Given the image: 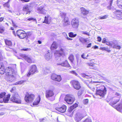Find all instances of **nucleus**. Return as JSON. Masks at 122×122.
I'll list each match as a JSON object with an SVG mask.
<instances>
[{"mask_svg": "<svg viewBox=\"0 0 122 122\" xmlns=\"http://www.w3.org/2000/svg\"><path fill=\"white\" fill-rule=\"evenodd\" d=\"M92 44L91 43L88 44L87 46V48H88L91 46Z\"/></svg>", "mask_w": 122, "mask_h": 122, "instance_id": "nucleus-61", "label": "nucleus"}, {"mask_svg": "<svg viewBox=\"0 0 122 122\" xmlns=\"http://www.w3.org/2000/svg\"><path fill=\"white\" fill-rule=\"evenodd\" d=\"M117 17L119 19H122V12L120 11H117L116 12Z\"/></svg>", "mask_w": 122, "mask_h": 122, "instance_id": "nucleus-25", "label": "nucleus"}, {"mask_svg": "<svg viewBox=\"0 0 122 122\" xmlns=\"http://www.w3.org/2000/svg\"><path fill=\"white\" fill-rule=\"evenodd\" d=\"M34 97V95L33 94L27 93L25 97V100L28 103L32 101Z\"/></svg>", "mask_w": 122, "mask_h": 122, "instance_id": "nucleus-9", "label": "nucleus"}, {"mask_svg": "<svg viewBox=\"0 0 122 122\" xmlns=\"http://www.w3.org/2000/svg\"><path fill=\"white\" fill-rule=\"evenodd\" d=\"M75 99L74 96L71 94L66 95L65 98V100L68 104H72L74 101Z\"/></svg>", "mask_w": 122, "mask_h": 122, "instance_id": "nucleus-3", "label": "nucleus"}, {"mask_svg": "<svg viewBox=\"0 0 122 122\" xmlns=\"http://www.w3.org/2000/svg\"><path fill=\"white\" fill-rule=\"evenodd\" d=\"M88 87L94 91V87H92V86L91 85V84H89L87 85Z\"/></svg>", "mask_w": 122, "mask_h": 122, "instance_id": "nucleus-49", "label": "nucleus"}, {"mask_svg": "<svg viewBox=\"0 0 122 122\" xmlns=\"http://www.w3.org/2000/svg\"><path fill=\"white\" fill-rule=\"evenodd\" d=\"M40 96L37 97L33 103V105H37L38 104L40 101Z\"/></svg>", "mask_w": 122, "mask_h": 122, "instance_id": "nucleus-24", "label": "nucleus"}, {"mask_svg": "<svg viewBox=\"0 0 122 122\" xmlns=\"http://www.w3.org/2000/svg\"><path fill=\"white\" fill-rule=\"evenodd\" d=\"M6 94V93L5 92H2L0 94V97L3 98L5 96Z\"/></svg>", "mask_w": 122, "mask_h": 122, "instance_id": "nucleus-40", "label": "nucleus"}, {"mask_svg": "<svg viewBox=\"0 0 122 122\" xmlns=\"http://www.w3.org/2000/svg\"><path fill=\"white\" fill-rule=\"evenodd\" d=\"M37 10L38 13L42 14L45 13V10L44 9V6H43L42 5L39 7L37 8Z\"/></svg>", "mask_w": 122, "mask_h": 122, "instance_id": "nucleus-21", "label": "nucleus"}, {"mask_svg": "<svg viewBox=\"0 0 122 122\" xmlns=\"http://www.w3.org/2000/svg\"><path fill=\"white\" fill-rule=\"evenodd\" d=\"M16 90V88L15 87H13L11 90L10 91V92H14Z\"/></svg>", "mask_w": 122, "mask_h": 122, "instance_id": "nucleus-53", "label": "nucleus"}, {"mask_svg": "<svg viewBox=\"0 0 122 122\" xmlns=\"http://www.w3.org/2000/svg\"><path fill=\"white\" fill-rule=\"evenodd\" d=\"M108 16L107 15H105L102 16H100L99 17V19H106Z\"/></svg>", "mask_w": 122, "mask_h": 122, "instance_id": "nucleus-39", "label": "nucleus"}, {"mask_svg": "<svg viewBox=\"0 0 122 122\" xmlns=\"http://www.w3.org/2000/svg\"><path fill=\"white\" fill-rule=\"evenodd\" d=\"M77 63L78 64H80L81 63V60L79 58L76 57Z\"/></svg>", "mask_w": 122, "mask_h": 122, "instance_id": "nucleus-43", "label": "nucleus"}, {"mask_svg": "<svg viewBox=\"0 0 122 122\" xmlns=\"http://www.w3.org/2000/svg\"><path fill=\"white\" fill-rule=\"evenodd\" d=\"M4 61L0 62V74H3L5 72L4 69Z\"/></svg>", "mask_w": 122, "mask_h": 122, "instance_id": "nucleus-16", "label": "nucleus"}, {"mask_svg": "<svg viewBox=\"0 0 122 122\" xmlns=\"http://www.w3.org/2000/svg\"><path fill=\"white\" fill-rule=\"evenodd\" d=\"M63 25L64 26H66L70 25V22L68 17H65L64 20L62 21Z\"/></svg>", "mask_w": 122, "mask_h": 122, "instance_id": "nucleus-18", "label": "nucleus"}, {"mask_svg": "<svg viewBox=\"0 0 122 122\" xmlns=\"http://www.w3.org/2000/svg\"><path fill=\"white\" fill-rule=\"evenodd\" d=\"M106 43L107 45L108 46H111V42H108L107 41Z\"/></svg>", "mask_w": 122, "mask_h": 122, "instance_id": "nucleus-60", "label": "nucleus"}, {"mask_svg": "<svg viewBox=\"0 0 122 122\" xmlns=\"http://www.w3.org/2000/svg\"><path fill=\"white\" fill-rule=\"evenodd\" d=\"M46 118H41L40 119V122H44L46 121Z\"/></svg>", "mask_w": 122, "mask_h": 122, "instance_id": "nucleus-44", "label": "nucleus"}, {"mask_svg": "<svg viewBox=\"0 0 122 122\" xmlns=\"http://www.w3.org/2000/svg\"><path fill=\"white\" fill-rule=\"evenodd\" d=\"M82 92L81 90H80L78 92L77 94L79 96H81L82 94Z\"/></svg>", "mask_w": 122, "mask_h": 122, "instance_id": "nucleus-51", "label": "nucleus"}, {"mask_svg": "<svg viewBox=\"0 0 122 122\" xmlns=\"http://www.w3.org/2000/svg\"><path fill=\"white\" fill-rule=\"evenodd\" d=\"M82 33L83 34L89 36V33L88 32H86V31H82Z\"/></svg>", "mask_w": 122, "mask_h": 122, "instance_id": "nucleus-54", "label": "nucleus"}, {"mask_svg": "<svg viewBox=\"0 0 122 122\" xmlns=\"http://www.w3.org/2000/svg\"><path fill=\"white\" fill-rule=\"evenodd\" d=\"M66 106L63 105L62 106L58 104H56V109L59 112L61 113H64L66 111Z\"/></svg>", "mask_w": 122, "mask_h": 122, "instance_id": "nucleus-6", "label": "nucleus"}, {"mask_svg": "<svg viewBox=\"0 0 122 122\" xmlns=\"http://www.w3.org/2000/svg\"><path fill=\"white\" fill-rule=\"evenodd\" d=\"M113 48L119 50L121 48V47L120 46L116 44L115 46H114Z\"/></svg>", "mask_w": 122, "mask_h": 122, "instance_id": "nucleus-41", "label": "nucleus"}, {"mask_svg": "<svg viewBox=\"0 0 122 122\" xmlns=\"http://www.w3.org/2000/svg\"><path fill=\"white\" fill-rule=\"evenodd\" d=\"M27 20L29 21L33 20L36 22V19H35L34 18H29L27 19Z\"/></svg>", "mask_w": 122, "mask_h": 122, "instance_id": "nucleus-48", "label": "nucleus"}, {"mask_svg": "<svg viewBox=\"0 0 122 122\" xmlns=\"http://www.w3.org/2000/svg\"><path fill=\"white\" fill-rule=\"evenodd\" d=\"M4 18L3 17H1L0 18V22L4 20Z\"/></svg>", "mask_w": 122, "mask_h": 122, "instance_id": "nucleus-64", "label": "nucleus"}, {"mask_svg": "<svg viewBox=\"0 0 122 122\" xmlns=\"http://www.w3.org/2000/svg\"><path fill=\"white\" fill-rule=\"evenodd\" d=\"M71 24L73 28L75 29H77L79 25L78 20L76 18H74L71 21Z\"/></svg>", "mask_w": 122, "mask_h": 122, "instance_id": "nucleus-8", "label": "nucleus"}, {"mask_svg": "<svg viewBox=\"0 0 122 122\" xmlns=\"http://www.w3.org/2000/svg\"><path fill=\"white\" fill-rule=\"evenodd\" d=\"M56 60L59 61L63 59L65 54L63 51V49L61 48L59 51H56L54 53Z\"/></svg>", "mask_w": 122, "mask_h": 122, "instance_id": "nucleus-1", "label": "nucleus"}, {"mask_svg": "<svg viewBox=\"0 0 122 122\" xmlns=\"http://www.w3.org/2000/svg\"><path fill=\"white\" fill-rule=\"evenodd\" d=\"M4 29L1 27H0V32H1L4 31Z\"/></svg>", "mask_w": 122, "mask_h": 122, "instance_id": "nucleus-63", "label": "nucleus"}, {"mask_svg": "<svg viewBox=\"0 0 122 122\" xmlns=\"http://www.w3.org/2000/svg\"><path fill=\"white\" fill-rule=\"evenodd\" d=\"M10 96V95L9 94L5 97L3 98V102L4 103H7L9 100Z\"/></svg>", "mask_w": 122, "mask_h": 122, "instance_id": "nucleus-28", "label": "nucleus"}, {"mask_svg": "<svg viewBox=\"0 0 122 122\" xmlns=\"http://www.w3.org/2000/svg\"><path fill=\"white\" fill-rule=\"evenodd\" d=\"M15 75H6L7 80L8 82H13L15 80Z\"/></svg>", "mask_w": 122, "mask_h": 122, "instance_id": "nucleus-15", "label": "nucleus"}, {"mask_svg": "<svg viewBox=\"0 0 122 122\" xmlns=\"http://www.w3.org/2000/svg\"><path fill=\"white\" fill-rule=\"evenodd\" d=\"M46 98L51 101H53L55 99L54 93L53 91L51 90L46 91L45 93Z\"/></svg>", "mask_w": 122, "mask_h": 122, "instance_id": "nucleus-2", "label": "nucleus"}, {"mask_svg": "<svg viewBox=\"0 0 122 122\" xmlns=\"http://www.w3.org/2000/svg\"><path fill=\"white\" fill-rule=\"evenodd\" d=\"M116 41L114 40L111 41V46L113 48L114 46L116 45Z\"/></svg>", "mask_w": 122, "mask_h": 122, "instance_id": "nucleus-35", "label": "nucleus"}, {"mask_svg": "<svg viewBox=\"0 0 122 122\" xmlns=\"http://www.w3.org/2000/svg\"><path fill=\"white\" fill-rule=\"evenodd\" d=\"M93 64V63H87V64L88 65V66H91L92 67H93L92 68H91L93 69H95V68H96L95 67L93 66V64Z\"/></svg>", "mask_w": 122, "mask_h": 122, "instance_id": "nucleus-37", "label": "nucleus"}, {"mask_svg": "<svg viewBox=\"0 0 122 122\" xmlns=\"http://www.w3.org/2000/svg\"><path fill=\"white\" fill-rule=\"evenodd\" d=\"M6 44L8 46H11L12 45V43L10 41L6 40L5 41Z\"/></svg>", "mask_w": 122, "mask_h": 122, "instance_id": "nucleus-36", "label": "nucleus"}, {"mask_svg": "<svg viewBox=\"0 0 122 122\" xmlns=\"http://www.w3.org/2000/svg\"><path fill=\"white\" fill-rule=\"evenodd\" d=\"M71 72L72 74H73L76 76L77 75V74L76 73L75 71H71Z\"/></svg>", "mask_w": 122, "mask_h": 122, "instance_id": "nucleus-56", "label": "nucleus"}, {"mask_svg": "<svg viewBox=\"0 0 122 122\" xmlns=\"http://www.w3.org/2000/svg\"><path fill=\"white\" fill-rule=\"evenodd\" d=\"M17 34L19 38L22 39L24 38L26 36L25 32L21 30H18L17 31Z\"/></svg>", "mask_w": 122, "mask_h": 122, "instance_id": "nucleus-10", "label": "nucleus"}, {"mask_svg": "<svg viewBox=\"0 0 122 122\" xmlns=\"http://www.w3.org/2000/svg\"><path fill=\"white\" fill-rule=\"evenodd\" d=\"M57 65H60L62 66H65L67 67H69L70 65L69 64L68 61L67 60H65L63 61L62 63H57Z\"/></svg>", "mask_w": 122, "mask_h": 122, "instance_id": "nucleus-17", "label": "nucleus"}, {"mask_svg": "<svg viewBox=\"0 0 122 122\" xmlns=\"http://www.w3.org/2000/svg\"><path fill=\"white\" fill-rule=\"evenodd\" d=\"M37 70L35 65L31 66L30 68L29 72L27 74V76H29L37 72Z\"/></svg>", "mask_w": 122, "mask_h": 122, "instance_id": "nucleus-4", "label": "nucleus"}, {"mask_svg": "<svg viewBox=\"0 0 122 122\" xmlns=\"http://www.w3.org/2000/svg\"><path fill=\"white\" fill-rule=\"evenodd\" d=\"M30 6L27 5H25L24 6L23 8V10L25 12L24 14H27L28 13L30 14V12L29 10Z\"/></svg>", "mask_w": 122, "mask_h": 122, "instance_id": "nucleus-20", "label": "nucleus"}, {"mask_svg": "<svg viewBox=\"0 0 122 122\" xmlns=\"http://www.w3.org/2000/svg\"><path fill=\"white\" fill-rule=\"evenodd\" d=\"M51 78L53 80L59 82L61 80V76L60 75H57L55 74H52L51 76Z\"/></svg>", "mask_w": 122, "mask_h": 122, "instance_id": "nucleus-14", "label": "nucleus"}, {"mask_svg": "<svg viewBox=\"0 0 122 122\" xmlns=\"http://www.w3.org/2000/svg\"><path fill=\"white\" fill-rule=\"evenodd\" d=\"M83 122H92V121L91 119L87 118Z\"/></svg>", "mask_w": 122, "mask_h": 122, "instance_id": "nucleus-50", "label": "nucleus"}, {"mask_svg": "<svg viewBox=\"0 0 122 122\" xmlns=\"http://www.w3.org/2000/svg\"><path fill=\"white\" fill-rule=\"evenodd\" d=\"M9 0L7 2L5 3L3 5L5 7H7L9 8L10 6L9 4Z\"/></svg>", "mask_w": 122, "mask_h": 122, "instance_id": "nucleus-38", "label": "nucleus"}, {"mask_svg": "<svg viewBox=\"0 0 122 122\" xmlns=\"http://www.w3.org/2000/svg\"><path fill=\"white\" fill-rule=\"evenodd\" d=\"M106 88L104 86L103 90H97L96 94L97 95H99L101 97H103L106 94Z\"/></svg>", "mask_w": 122, "mask_h": 122, "instance_id": "nucleus-11", "label": "nucleus"}, {"mask_svg": "<svg viewBox=\"0 0 122 122\" xmlns=\"http://www.w3.org/2000/svg\"><path fill=\"white\" fill-rule=\"evenodd\" d=\"M22 50H23L24 51H27L30 50V49H29V48H24L22 49Z\"/></svg>", "mask_w": 122, "mask_h": 122, "instance_id": "nucleus-58", "label": "nucleus"}, {"mask_svg": "<svg viewBox=\"0 0 122 122\" xmlns=\"http://www.w3.org/2000/svg\"><path fill=\"white\" fill-rule=\"evenodd\" d=\"M51 21V20L49 17H45V20L43 22L46 24H49L50 23Z\"/></svg>", "mask_w": 122, "mask_h": 122, "instance_id": "nucleus-31", "label": "nucleus"}, {"mask_svg": "<svg viewBox=\"0 0 122 122\" xmlns=\"http://www.w3.org/2000/svg\"><path fill=\"white\" fill-rule=\"evenodd\" d=\"M3 102V98L0 97V103H2Z\"/></svg>", "mask_w": 122, "mask_h": 122, "instance_id": "nucleus-62", "label": "nucleus"}, {"mask_svg": "<svg viewBox=\"0 0 122 122\" xmlns=\"http://www.w3.org/2000/svg\"><path fill=\"white\" fill-rule=\"evenodd\" d=\"M74 56L72 54H71L68 57L69 59L71 62H73L74 60Z\"/></svg>", "mask_w": 122, "mask_h": 122, "instance_id": "nucleus-33", "label": "nucleus"}, {"mask_svg": "<svg viewBox=\"0 0 122 122\" xmlns=\"http://www.w3.org/2000/svg\"><path fill=\"white\" fill-rule=\"evenodd\" d=\"M12 24H13V26L14 27H17V26L16 24H15L12 20Z\"/></svg>", "mask_w": 122, "mask_h": 122, "instance_id": "nucleus-57", "label": "nucleus"}, {"mask_svg": "<svg viewBox=\"0 0 122 122\" xmlns=\"http://www.w3.org/2000/svg\"><path fill=\"white\" fill-rule=\"evenodd\" d=\"M85 116L82 113L80 112H77L74 118V119L76 122H79Z\"/></svg>", "mask_w": 122, "mask_h": 122, "instance_id": "nucleus-7", "label": "nucleus"}, {"mask_svg": "<svg viewBox=\"0 0 122 122\" xmlns=\"http://www.w3.org/2000/svg\"><path fill=\"white\" fill-rule=\"evenodd\" d=\"M86 53H83L81 55V57L82 58L84 59H87V58L86 57Z\"/></svg>", "mask_w": 122, "mask_h": 122, "instance_id": "nucleus-42", "label": "nucleus"}, {"mask_svg": "<svg viewBox=\"0 0 122 122\" xmlns=\"http://www.w3.org/2000/svg\"><path fill=\"white\" fill-rule=\"evenodd\" d=\"M10 100L12 102L17 103H21V101L20 98V97L17 94L15 93L14 95H13Z\"/></svg>", "mask_w": 122, "mask_h": 122, "instance_id": "nucleus-5", "label": "nucleus"}, {"mask_svg": "<svg viewBox=\"0 0 122 122\" xmlns=\"http://www.w3.org/2000/svg\"><path fill=\"white\" fill-rule=\"evenodd\" d=\"M88 100L87 99H85L83 100V103L84 104H87L88 103Z\"/></svg>", "mask_w": 122, "mask_h": 122, "instance_id": "nucleus-45", "label": "nucleus"}, {"mask_svg": "<svg viewBox=\"0 0 122 122\" xmlns=\"http://www.w3.org/2000/svg\"><path fill=\"white\" fill-rule=\"evenodd\" d=\"M5 72L6 75H15L14 70L10 67H7L5 69Z\"/></svg>", "mask_w": 122, "mask_h": 122, "instance_id": "nucleus-13", "label": "nucleus"}, {"mask_svg": "<svg viewBox=\"0 0 122 122\" xmlns=\"http://www.w3.org/2000/svg\"><path fill=\"white\" fill-rule=\"evenodd\" d=\"M70 82L73 85L75 89L76 90H79L81 88V86L80 83L78 81L73 80L71 81Z\"/></svg>", "mask_w": 122, "mask_h": 122, "instance_id": "nucleus-12", "label": "nucleus"}, {"mask_svg": "<svg viewBox=\"0 0 122 122\" xmlns=\"http://www.w3.org/2000/svg\"><path fill=\"white\" fill-rule=\"evenodd\" d=\"M78 106V104L76 103L75 104H74V105H73L72 106H71V107H73V109H74V108H75L76 107H77Z\"/></svg>", "mask_w": 122, "mask_h": 122, "instance_id": "nucleus-52", "label": "nucleus"}, {"mask_svg": "<svg viewBox=\"0 0 122 122\" xmlns=\"http://www.w3.org/2000/svg\"><path fill=\"white\" fill-rule=\"evenodd\" d=\"M20 56L25 60L28 63H30L31 62L32 60L28 56H26L24 54H21Z\"/></svg>", "mask_w": 122, "mask_h": 122, "instance_id": "nucleus-19", "label": "nucleus"}, {"mask_svg": "<svg viewBox=\"0 0 122 122\" xmlns=\"http://www.w3.org/2000/svg\"><path fill=\"white\" fill-rule=\"evenodd\" d=\"M80 41L82 43L84 44L87 41V40L86 39L82 37H80L79 38Z\"/></svg>", "mask_w": 122, "mask_h": 122, "instance_id": "nucleus-30", "label": "nucleus"}, {"mask_svg": "<svg viewBox=\"0 0 122 122\" xmlns=\"http://www.w3.org/2000/svg\"><path fill=\"white\" fill-rule=\"evenodd\" d=\"M73 107L71 106L68 109V111L69 112H71L73 109Z\"/></svg>", "mask_w": 122, "mask_h": 122, "instance_id": "nucleus-46", "label": "nucleus"}, {"mask_svg": "<svg viewBox=\"0 0 122 122\" xmlns=\"http://www.w3.org/2000/svg\"><path fill=\"white\" fill-rule=\"evenodd\" d=\"M44 56L46 60L48 61L50 60L52 57L51 55L48 52L45 54Z\"/></svg>", "mask_w": 122, "mask_h": 122, "instance_id": "nucleus-22", "label": "nucleus"}, {"mask_svg": "<svg viewBox=\"0 0 122 122\" xmlns=\"http://www.w3.org/2000/svg\"><path fill=\"white\" fill-rule=\"evenodd\" d=\"M69 36L71 37H74L77 35L76 34H74L73 33L71 32L69 34Z\"/></svg>", "mask_w": 122, "mask_h": 122, "instance_id": "nucleus-34", "label": "nucleus"}, {"mask_svg": "<svg viewBox=\"0 0 122 122\" xmlns=\"http://www.w3.org/2000/svg\"><path fill=\"white\" fill-rule=\"evenodd\" d=\"M117 4L119 8L122 9V0H117Z\"/></svg>", "mask_w": 122, "mask_h": 122, "instance_id": "nucleus-27", "label": "nucleus"}, {"mask_svg": "<svg viewBox=\"0 0 122 122\" xmlns=\"http://www.w3.org/2000/svg\"><path fill=\"white\" fill-rule=\"evenodd\" d=\"M60 14L61 16L62 17H64L66 15V13L62 12H61Z\"/></svg>", "mask_w": 122, "mask_h": 122, "instance_id": "nucleus-47", "label": "nucleus"}, {"mask_svg": "<svg viewBox=\"0 0 122 122\" xmlns=\"http://www.w3.org/2000/svg\"><path fill=\"white\" fill-rule=\"evenodd\" d=\"M26 80H21L18 81L14 84V85H21L24 82L26 81Z\"/></svg>", "mask_w": 122, "mask_h": 122, "instance_id": "nucleus-32", "label": "nucleus"}, {"mask_svg": "<svg viewBox=\"0 0 122 122\" xmlns=\"http://www.w3.org/2000/svg\"><path fill=\"white\" fill-rule=\"evenodd\" d=\"M116 109L118 111L122 113V104H119L116 107Z\"/></svg>", "mask_w": 122, "mask_h": 122, "instance_id": "nucleus-29", "label": "nucleus"}, {"mask_svg": "<svg viewBox=\"0 0 122 122\" xmlns=\"http://www.w3.org/2000/svg\"><path fill=\"white\" fill-rule=\"evenodd\" d=\"M97 41L99 42H100L101 41L102 39L101 37L99 36H98L97 37Z\"/></svg>", "mask_w": 122, "mask_h": 122, "instance_id": "nucleus-59", "label": "nucleus"}, {"mask_svg": "<svg viewBox=\"0 0 122 122\" xmlns=\"http://www.w3.org/2000/svg\"><path fill=\"white\" fill-rule=\"evenodd\" d=\"M107 41L106 38H104L102 40V42L103 43H106Z\"/></svg>", "mask_w": 122, "mask_h": 122, "instance_id": "nucleus-55", "label": "nucleus"}, {"mask_svg": "<svg viewBox=\"0 0 122 122\" xmlns=\"http://www.w3.org/2000/svg\"><path fill=\"white\" fill-rule=\"evenodd\" d=\"M57 47V44L56 42H54L52 44L51 47V49L52 50H54L56 49Z\"/></svg>", "mask_w": 122, "mask_h": 122, "instance_id": "nucleus-26", "label": "nucleus"}, {"mask_svg": "<svg viewBox=\"0 0 122 122\" xmlns=\"http://www.w3.org/2000/svg\"><path fill=\"white\" fill-rule=\"evenodd\" d=\"M81 14L83 15H86L89 13V11L83 7L81 8Z\"/></svg>", "mask_w": 122, "mask_h": 122, "instance_id": "nucleus-23", "label": "nucleus"}]
</instances>
